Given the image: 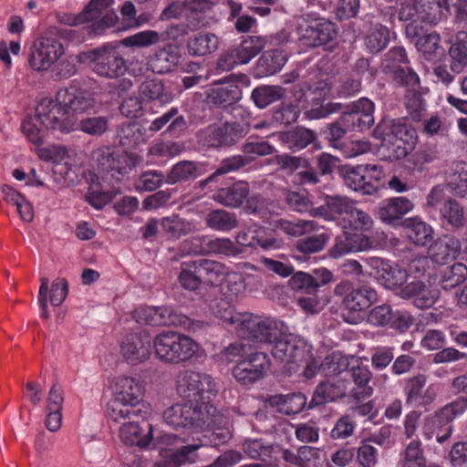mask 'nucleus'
<instances>
[{
	"instance_id": "obj_52",
	"label": "nucleus",
	"mask_w": 467,
	"mask_h": 467,
	"mask_svg": "<svg viewBox=\"0 0 467 467\" xmlns=\"http://www.w3.org/2000/svg\"><path fill=\"white\" fill-rule=\"evenodd\" d=\"M110 118L104 115H93L83 117L78 123L75 130L91 137H100L109 130Z\"/></svg>"
},
{
	"instance_id": "obj_24",
	"label": "nucleus",
	"mask_w": 467,
	"mask_h": 467,
	"mask_svg": "<svg viewBox=\"0 0 467 467\" xmlns=\"http://www.w3.org/2000/svg\"><path fill=\"white\" fill-rule=\"evenodd\" d=\"M151 338L146 331L131 333L125 337L121 344L124 358L132 365L142 363L150 355Z\"/></svg>"
},
{
	"instance_id": "obj_44",
	"label": "nucleus",
	"mask_w": 467,
	"mask_h": 467,
	"mask_svg": "<svg viewBox=\"0 0 467 467\" xmlns=\"http://www.w3.org/2000/svg\"><path fill=\"white\" fill-rule=\"evenodd\" d=\"M179 48L173 45H167L160 49L150 60L153 72L164 74L171 71L180 62Z\"/></svg>"
},
{
	"instance_id": "obj_39",
	"label": "nucleus",
	"mask_w": 467,
	"mask_h": 467,
	"mask_svg": "<svg viewBox=\"0 0 467 467\" xmlns=\"http://www.w3.org/2000/svg\"><path fill=\"white\" fill-rule=\"evenodd\" d=\"M318 229V224L312 220H276L273 223V233L276 235L285 234L291 237H299L310 234Z\"/></svg>"
},
{
	"instance_id": "obj_54",
	"label": "nucleus",
	"mask_w": 467,
	"mask_h": 467,
	"mask_svg": "<svg viewBox=\"0 0 467 467\" xmlns=\"http://www.w3.org/2000/svg\"><path fill=\"white\" fill-rule=\"evenodd\" d=\"M285 95V89L281 86H259L255 88L251 95L254 104L264 109L270 104L282 99Z\"/></svg>"
},
{
	"instance_id": "obj_33",
	"label": "nucleus",
	"mask_w": 467,
	"mask_h": 467,
	"mask_svg": "<svg viewBox=\"0 0 467 467\" xmlns=\"http://www.w3.org/2000/svg\"><path fill=\"white\" fill-rule=\"evenodd\" d=\"M397 296L406 300H411L413 305L420 309L429 308L436 301L435 295L421 281H413L403 285Z\"/></svg>"
},
{
	"instance_id": "obj_63",
	"label": "nucleus",
	"mask_w": 467,
	"mask_h": 467,
	"mask_svg": "<svg viewBox=\"0 0 467 467\" xmlns=\"http://www.w3.org/2000/svg\"><path fill=\"white\" fill-rule=\"evenodd\" d=\"M265 47L264 40L259 36H250L234 48L242 64H247L257 56Z\"/></svg>"
},
{
	"instance_id": "obj_47",
	"label": "nucleus",
	"mask_w": 467,
	"mask_h": 467,
	"mask_svg": "<svg viewBox=\"0 0 467 467\" xmlns=\"http://www.w3.org/2000/svg\"><path fill=\"white\" fill-rule=\"evenodd\" d=\"M197 274L211 285L221 284L227 276V267L223 263L209 259L194 260Z\"/></svg>"
},
{
	"instance_id": "obj_49",
	"label": "nucleus",
	"mask_w": 467,
	"mask_h": 467,
	"mask_svg": "<svg viewBox=\"0 0 467 467\" xmlns=\"http://www.w3.org/2000/svg\"><path fill=\"white\" fill-rule=\"evenodd\" d=\"M161 228L169 239L177 240L192 233L194 225L192 222L172 214L161 220Z\"/></svg>"
},
{
	"instance_id": "obj_40",
	"label": "nucleus",
	"mask_w": 467,
	"mask_h": 467,
	"mask_svg": "<svg viewBox=\"0 0 467 467\" xmlns=\"http://www.w3.org/2000/svg\"><path fill=\"white\" fill-rule=\"evenodd\" d=\"M446 187L452 194L463 197L467 193V163L462 161L451 162L445 172Z\"/></svg>"
},
{
	"instance_id": "obj_4",
	"label": "nucleus",
	"mask_w": 467,
	"mask_h": 467,
	"mask_svg": "<svg viewBox=\"0 0 467 467\" xmlns=\"http://www.w3.org/2000/svg\"><path fill=\"white\" fill-rule=\"evenodd\" d=\"M372 134L398 160L404 159L412 152L418 140L416 130L404 119L383 118Z\"/></svg>"
},
{
	"instance_id": "obj_26",
	"label": "nucleus",
	"mask_w": 467,
	"mask_h": 467,
	"mask_svg": "<svg viewBox=\"0 0 467 467\" xmlns=\"http://www.w3.org/2000/svg\"><path fill=\"white\" fill-rule=\"evenodd\" d=\"M346 376H350L355 387H348V397L356 400L369 398L373 393V389L368 385L372 373L369 368L363 365L361 361L351 357V364L346 372Z\"/></svg>"
},
{
	"instance_id": "obj_21",
	"label": "nucleus",
	"mask_w": 467,
	"mask_h": 467,
	"mask_svg": "<svg viewBox=\"0 0 467 467\" xmlns=\"http://www.w3.org/2000/svg\"><path fill=\"white\" fill-rule=\"evenodd\" d=\"M57 101L65 107L68 115L70 113H84L92 109L96 105L94 94L82 88L75 81L57 93Z\"/></svg>"
},
{
	"instance_id": "obj_30",
	"label": "nucleus",
	"mask_w": 467,
	"mask_h": 467,
	"mask_svg": "<svg viewBox=\"0 0 467 467\" xmlns=\"http://www.w3.org/2000/svg\"><path fill=\"white\" fill-rule=\"evenodd\" d=\"M462 253L459 238L444 234L434 241L428 249L429 257L436 264H448L455 260Z\"/></svg>"
},
{
	"instance_id": "obj_16",
	"label": "nucleus",
	"mask_w": 467,
	"mask_h": 467,
	"mask_svg": "<svg viewBox=\"0 0 467 467\" xmlns=\"http://www.w3.org/2000/svg\"><path fill=\"white\" fill-rule=\"evenodd\" d=\"M36 120L47 130H59L62 132H70L75 130L76 121L68 115L65 107L56 98L55 100L45 98L36 109Z\"/></svg>"
},
{
	"instance_id": "obj_20",
	"label": "nucleus",
	"mask_w": 467,
	"mask_h": 467,
	"mask_svg": "<svg viewBox=\"0 0 467 467\" xmlns=\"http://www.w3.org/2000/svg\"><path fill=\"white\" fill-rule=\"evenodd\" d=\"M270 359L264 352H254L237 362L233 369V375L237 381L244 385L252 384L266 374L270 368Z\"/></svg>"
},
{
	"instance_id": "obj_27",
	"label": "nucleus",
	"mask_w": 467,
	"mask_h": 467,
	"mask_svg": "<svg viewBox=\"0 0 467 467\" xmlns=\"http://www.w3.org/2000/svg\"><path fill=\"white\" fill-rule=\"evenodd\" d=\"M374 104L371 100L362 98L352 103L348 111L342 113V121L348 129L363 131L374 123Z\"/></svg>"
},
{
	"instance_id": "obj_45",
	"label": "nucleus",
	"mask_w": 467,
	"mask_h": 467,
	"mask_svg": "<svg viewBox=\"0 0 467 467\" xmlns=\"http://www.w3.org/2000/svg\"><path fill=\"white\" fill-rule=\"evenodd\" d=\"M202 174V168L199 162L182 161L172 166L166 177V182L175 184L178 182L193 181Z\"/></svg>"
},
{
	"instance_id": "obj_17",
	"label": "nucleus",
	"mask_w": 467,
	"mask_h": 467,
	"mask_svg": "<svg viewBox=\"0 0 467 467\" xmlns=\"http://www.w3.org/2000/svg\"><path fill=\"white\" fill-rule=\"evenodd\" d=\"M366 264L371 269L369 275L376 278L379 284L396 295L407 282V271L398 265L390 264L388 260L371 256L366 259Z\"/></svg>"
},
{
	"instance_id": "obj_25",
	"label": "nucleus",
	"mask_w": 467,
	"mask_h": 467,
	"mask_svg": "<svg viewBox=\"0 0 467 467\" xmlns=\"http://www.w3.org/2000/svg\"><path fill=\"white\" fill-rule=\"evenodd\" d=\"M427 377L418 373L405 379L404 394L408 404L415 407L428 406L436 399L437 392L432 385L426 389Z\"/></svg>"
},
{
	"instance_id": "obj_41",
	"label": "nucleus",
	"mask_w": 467,
	"mask_h": 467,
	"mask_svg": "<svg viewBox=\"0 0 467 467\" xmlns=\"http://www.w3.org/2000/svg\"><path fill=\"white\" fill-rule=\"evenodd\" d=\"M140 99L144 101H158L161 105L168 104L173 99L171 91L164 87L160 78L144 80L139 88Z\"/></svg>"
},
{
	"instance_id": "obj_23",
	"label": "nucleus",
	"mask_w": 467,
	"mask_h": 467,
	"mask_svg": "<svg viewBox=\"0 0 467 467\" xmlns=\"http://www.w3.org/2000/svg\"><path fill=\"white\" fill-rule=\"evenodd\" d=\"M271 353L273 358L281 363L294 364L305 356L306 345L292 335L280 330V337L273 342Z\"/></svg>"
},
{
	"instance_id": "obj_64",
	"label": "nucleus",
	"mask_w": 467,
	"mask_h": 467,
	"mask_svg": "<svg viewBox=\"0 0 467 467\" xmlns=\"http://www.w3.org/2000/svg\"><path fill=\"white\" fill-rule=\"evenodd\" d=\"M357 427L356 420L349 414L340 416L334 423L329 437L334 441H342L353 436Z\"/></svg>"
},
{
	"instance_id": "obj_50",
	"label": "nucleus",
	"mask_w": 467,
	"mask_h": 467,
	"mask_svg": "<svg viewBox=\"0 0 467 467\" xmlns=\"http://www.w3.org/2000/svg\"><path fill=\"white\" fill-rule=\"evenodd\" d=\"M204 221L207 227L218 232H229L238 226L236 215L223 209L210 211Z\"/></svg>"
},
{
	"instance_id": "obj_32",
	"label": "nucleus",
	"mask_w": 467,
	"mask_h": 467,
	"mask_svg": "<svg viewBox=\"0 0 467 467\" xmlns=\"http://www.w3.org/2000/svg\"><path fill=\"white\" fill-rule=\"evenodd\" d=\"M163 128L165 134L174 137H180L188 129V122L183 115H182L178 108L171 107L161 116L152 120L149 126V130L158 132Z\"/></svg>"
},
{
	"instance_id": "obj_13",
	"label": "nucleus",
	"mask_w": 467,
	"mask_h": 467,
	"mask_svg": "<svg viewBox=\"0 0 467 467\" xmlns=\"http://www.w3.org/2000/svg\"><path fill=\"white\" fill-rule=\"evenodd\" d=\"M344 183L355 192L372 195L380 187V180L384 177L383 170L375 164L344 166L340 170Z\"/></svg>"
},
{
	"instance_id": "obj_36",
	"label": "nucleus",
	"mask_w": 467,
	"mask_h": 467,
	"mask_svg": "<svg viewBox=\"0 0 467 467\" xmlns=\"http://www.w3.org/2000/svg\"><path fill=\"white\" fill-rule=\"evenodd\" d=\"M450 70L460 74L467 67V31H458L450 38Z\"/></svg>"
},
{
	"instance_id": "obj_7",
	"label": "nucleus",
	"mask_w": 467,
	"mask_h": 467,
	"mask_svg": "<svg viewBox=\"0 0 467 467\" xmlns=\"http://www.w3.org/2000/svg\"><path fill=\"white\" fill-rule=\"evenodd\" d=\"M92 160L102 181L113 185L121 181L140 162L138 155L103 147L92 152Z\"/></svg>"
},
{
	"instance_id": "obj_48",
	"label": "nucleus",
	"mask_w": 467,
	"mask_h": 467,
	"mask_svg": "<svg viewBox=\"0 0 467 467\" xmlns=\"http://www.w3.org/2000/svg\"><path fill=\"white\" fill-rule=\"evenodd\" d=\"M401 467H441L434 462H428L420 440L410 441L400 454Z\"/></svg>"
},
{
	"instance_id": "obj_61",
	"label": "nucleus",
	"mask_w": 467,
	"mask_h": 467,
	"mask_svg": "<svg viewBox=\"0 0 467 467\" xmlns=\"http://www.w3.org/2000/svg\"><path fill=\"white\" fill-rule=\"evenodd\" d=\"M466 278L467 266L462 263L453 264L442 272L441 285L444 290H450L463 283Z\"/></svg>"
},
{
	"instance_id": "obj_3",
	"label": "nucleus",
	"mask_w": 467,
	"mask_h": 467,
	"mask_svg": "<svg viewBox=\"0 0 467 467\" xmlns=\"http://www.w3.org/2000/svg\"><path fill=\"white\" fill-rule=\"evenodd\" d=\"M114 398L107 405V415L110 421L134 418L147 407L142 403L144 387L132 377L121 376L116 379Z\"/></svg>"
},
{
	"instance_id": "obj_38",
	"label": "nucleus",
	"mask_w": 467,
	"mask_h": 467,
	"mask_svg": "<svg viewBox=\"0 0 467 467\" xmlns=\"http://www.w3.org/2000/svg\"><path fill=\"white\" fill-rule=\"evenodd\" d=\"M249 192V184L244 181H238L229 187L218 190L214 200L225 207L238 208L247 199Z\"/></svg>"
},
{
	"instance_id": "obj_28",
	"label": "nucleus",
	"mask_w": 467,
	"mask_h": 467,
	"mask_svg": "<svg viewBox=\"0 0 467 467\" xmlns=\"http://www.w3.org/2000/svg\"><path fill=\"white\" fill-rule=\"evenodd\" d=\"M414 208L413 202L407 197H393L382 201L377 210L379 219L389 225L402 224L403 216Z\"/></svg>"
},
{
	"instance_id": "obj_10",
	"label": "nucleus",
	"mask_w": 467,
	"mask_h": 467,
	"mask_svg": "<svg viewBox=\"0 0 467 467\" xmlns=\"http://www.w3.org/2000/svg\"><path fill=\"white\" fill-rule=\"evenodd\" d=\"M467 409V400L459 399L452 401L424 419L423 435L427 440L436 439L442 444L453 432V420Z\"/></svg>"
},
{
	"instance_id": "obj_14",
	"label": "nucleus",
	"mask_w": 467,
	"mask_h": 467,
	"mask_svg": "<svg viewBox=\"0 0 467 467\" xmlns=\"http://www.w3.org/2000/svg\"><path fill=\"white\" fill-rule=\"evenodd\" d=\"M284 329L281 321L272 318L249 316L238 325L239 336L254 343L273 344Z\"/></svg>"
},
{
	"instance_id": "obj_46",
	"label": "nucleus",
	"mask_w": 467,
	"mask_h": 467,
	"mask_svg": "<svg viewBox=\"0 0 467 467\" xmlns=\"http://www.w3.org/2000/svg\"><path fill=\"white\" fill-rule=\"evenodd\" d=\"M241 99V91L236 85H216L207 93V103L216 107H226Z\"/></svg>"
},
{
	"instance_id": "obj_2",
	"label": "nucleus",
	"mask_w": 467,
	"mask_h": 467,
	"mask_svg": "<svg viewBox=\"0 0 467 467\" xmlns=\"http://www.w3.org/2000/svg\"><path fill=\"white\" fill-rule=\"evenodd\" d=\"M334 282V274L325 268H316L310 273L298 271L289 279V286L296 296L298 306L306 313H317L322 307L324 287Z\"/></svg>"
},
{
	"instance_id": "obj_18",
	"label": "nucleus",
	"mask_w": 467,
	"mask_h": 467,
	"mask_svg": "<svg viewBox=\"0 0 467 467\" xmlns=\"http://www.w3.org/2000/svg\"><path fill=\"white\" fill-rule=\"evenodd\" d=\"M300 41L308 47H320L326 45L337 36V27L324 17H316L306 21L298 27Z\"/></svg>"
},
{
	"instance_id": "obj_34",
	"label": "nucleus",
	"mask_w": 467,
	"mask_h": 467,
	"mask_svg": "<svg viewBox=\"0 0 467 467\" xmlns=\"http://www.w3.org/2000/svg\"><path fill=\"white\" fill-rule=\"evenodd\" d=\"M196 241L199 242L200 246L197 253L201 255L236 256L244 252L229 238L202 236L197 238Z\"/></svg>"
},
{
	"instance_id": "obj_8",
	"label": "nucleus",
	"mask_w": 467,
	"mask_h": 467,
	"mask_svg": "<svg viewBox=\"0 0 467 467\" xmlns=\"http://www.w3.org/2000/svg\"><path fill=\"white\" fill-rule=\"evenodd\" d=\"M275 151V147L268 141L252 140L249 138L242 144L241 153L223 159L215 171L204 181V183L213 182L217 176L241 171H251L253 167L257 169V166L255 165L256 160L259 157L271 155Z\"/></svg>"
},
{
	"instance_id": "obj_60",
	"label": "nucleus",
	"mask_w": 467,
	"mask_h": 467,
	"mask_svg": "<svg viewBox=\"0 0 467 467\" xmlns=\"http://www.w3.org/2000/svg\"><path fill=\"white\" fill-rule=\"evenodd\" d=\"M180 285L187 290L195 291L202 283L201 276L197 274V266L194 260L182 262L181 272L178 275Z\"/></svg>"
},
{
	"instance_id": "obj_22",
	"label": "nucleus",
	"mask_w": 467,
	"mask_h": 467,
	"mask_svg": "<svg viewBox=\"0 0 467 467\" xmlns=\"http://www.w3.org/2000/svg\"><path fill=\"white\" fill-rule=\"evenodd\" d=\"M350 384L351 381L346 376L319 382L314 390L308 409L335 402L347 396L348 397V386Z\"/></svg>"
},
{
	"instance_id": "obj_35",
	"label": "nucleus",
	"mask_w": 467,
	"mask_h": 467,
	"mask_svg": "<svg viewBox=\"0 0 467 467\" xmlns=\"http://www.w3.org/2000/svg\"><path fill=\"white\" fill-rule=\"evenodd\" d=\"M157 326L180 327L190 331L202 327V322L193 320L171 306H157Z\"/></svg>"
},
{
	"instance_id": "obj_15",
	"label": "nucleus",
	"mask_w": 467,
	"mask_h": 467,
	"mask_svg": "<svg viewBox=\"0 0 467 467\" xmlns=\"http://www.w3.org/2000/svg\"><path fill=\"white\" fill-rule=\"evenodd\" d=\"M270 163H275L278 170L293 174V182L298 185H316L320 182L317 171L307 158L288 153L275 155Z\"/></svg>"
},
{
	"instance_id": "obj_5",
	"label": "nucleus",
	"mask_w": 467,
	"mask_h": 467,
	"mask_svg": "<svg viewBox=\"0 0 467 467\" xmlns=\"http://www.w3.org/2000/svg\"><path fill=\"white\" fill-rule=\"evenodd\" d=\"M176 390L187 401L175 405L191 404L200 410H204V405H212L210 401L217 393L216 384L211 376L191 370L177 375Z\"/></svg>"
},
{
	"instance_id": "obj_42",
	"label": "nucleus",
	"mask_w": 467,
	"mask_h": 467,
	"mask_svg": "<svg viewBox=\"0 0 467 467\" xmlns=\"http://www.w3.org/2000/svg\"><path fill=\"white\" fill-rule=\"evenodd\" d=\"M402 225L408 239L417 246H425L432 239V228L418 217L405 219Z\"/></svg>"
},
{
	"instance_id": "obj_37",
	"label": "nucleus",
	"mask_w": 467,
	"mask_h": 467,
	"mask_svg": "<svg viewBox=\"0 0 467 467\" xmlns=\"http://www.w3.org/2000/svg\"><path fill=\"white\" fill-rule=\"evenodd\" d=\"M314 130L303 126H296L286 131L278 133V140L293 151L301 150L317 140Z\"/></svg>"
},
{
	"instance_id": "obj_12",
	"label": "nucleus",
	"mask_w": 467,
	"mask_h": 467,
	"mask_svg": "<svg viewBox=\"0 0 467 467\" xmlns=\"http://www.w3.org/2000/svg\"><path fill=\"white\" fill-rule=\"evenodd\" d=\"M249 130V125L243 122H225L210 125L197 132L198 143L207 149L227 148L235 145Z\"/></svg>"
},
{
	"instance_id": "obj_29",
	"label": "nucleus",
	"mask_w": 467,
	"mask_h": 467,
	"mask_svg": "<svg viewBox=\"0 0 467 467\" xmlns=\"http://www.w3.org/2000/svg\"><path fill=\"white\" fill-rule=\"evenodd\" d=\"M372 247L368 236L362 233H351L345 231L335 239L334 245L329 249V255L338 258L348 253L368 251Z\"/></svg>"
},
{
	"instance_id": "obj_11",
	"label": "nucleus",
	"mask_w": 467,
	"mask_h": 467,
	"mask_svg": "<svg viewBox=\"0 0 467 467\" xmlns=\"http://www.w3.org/2000/svg\"><path fill=\"white\" fill-rule=\"evenodd\" d=\"M78 61L88 64L98 75L110 78L122 76L127 69L125 60L118 49L111 46L81 52L78 56Z\"/></svg>"
},
{
	"instance_id": "obj_19",
	"label": "nucleus",
	"mask_w": 467,
	"mask_h": 467,
	"mask_svg": "<svg viewBox=\"0 0 467 467\" xmlns=\"http://www.w3.org/2000/svg\"><path fill=\"white\" fill-rule=\"evenodd\" d=\"M147 414L148 409H142V412L133 419L125 417L122 420L113 421L120 424L119 438L124 443L146 447L153 440L152 427L144 420Z\"/></svg>"
},
{
	"instance_id": "obj_6",
	"label": "nucleus",
	"mask_w": 467,
	"mask_h": 467,
	"mask_svg": "<svg viewBox=\"0 0 467 467\" xmlns=\"http://www.w3.org/2000/svg\"><path fill=\"white\" fill-rule=\"evenodd\" d=\"M334 294L342 297V318L348 324H358L362 320V313L378 301L377 290L369 285H359L352 287L348 281L337 284Z\"/></svg>"
},
{
	"instance_id": "obj_43",
	"label": "nucleus",
	"mask_w": 467,
	"mask_h": 467,
	"mask_svg": "<svg viewBox=\"0 0 467 467\" xmlns=\"http://www.w3.org/2000/svg\"><path fill=\"white\" fill-rule=\"evenodd\" d=\"M219 38L210 32H200L189 37L187 41L188 52L191 56L202 57L217 50Z\"/></svg>"
},
{
	"instance_id": "obj_59",
	"label": "nucleus",
	"mask_w": 467,
	"mask_h": 467,
	"mask_svg": "<svg viewBox=\"0 0 467 467\" xmlns=\"http://www.w3.org/2000/svg\"><path fill=\"white\" fill-rule=\"evenodd\" d=\"M243 451L250 458L266 461L274 452V445L263 439H247L243 442Z\"/></svg>"
},
{
	"instance_id": "obj_51",
	"label": "nucleus",
	"mask_w": 467,
	"mask_h": 467,
	"mask_svg": "<svg viewBox=\"0 0 467 467\" xmlns=\"http://www.w3.org/2000/svg\"><path fill=\"white\" fill-rule=\"evenodd\" d=\"M286 60V55L283 50L265 51L257 61L258 73L265 76L274 75L281 70Z\"/></svg>"
},
{
	"instance_id": "obj_1",
	"label": "nucleus",
	"mask_w": 467,
	"mask_h": 467,
	"mask_svg": "<svg viewBox=\"0 0 467 467\" xmlns=\"http://www.w3.org/2000/svg\"><path fill=\"white\" fill-rule=\"evenodd\" d=\"M198 410L189 405H172L163 412L167 425L175 430L187 429L201 431L202 434L194 442L181 447L164 459V467H180L193 463L198 459L197 451L203 446L218 447L225 444L232 437L227 419L217 411L213 405H204Z\"/></svg>"
},
{
	"instance_id": "obj_58",
	"label": "nucleus",
	"mask_w": 467,
	"mask_h": 467,
	"mask_svg": "<svg viewBox=\"0 0 467 467\" xmlns=\"http://www.w3.org/2000/svg\"><path fill=\"white\" fill-rule=\"evenodd\" d=\"M441 217L452 227H461L464 223L463 207L455 200L448 198L440 209Z\"/></svg>"
},
{
	"instance_id": "obj_55",
	"label": "nucleus",
	"mask_w": 467,
	"mask_h": 467,
	"mask_svg": "<svg viewBox=\"0 0 467 467\" xmlns=\"http://www.w3.org/2000/svg\"><path fill=\"white\" fill-rule=\"evenodd\" d=\"M415 46L417 49L423 53L426 59H435L444 54V48L441 46L440 35L433 31L419 36Z\"/></svg>"
},
{
	"instance_id": "obj_62",
	"label": "nucleus",
	"mask_w": 467,
	"mask_h": 467,
	"mask_svg": "<svg viewBox=\"0 0 467 467\" xmlns=\"http://www.w3.org/2000/svg\"><path fill=\"white\" fill-rule=\"evenodd\" d=\"M405 106L413 120L422 119L426 112V104L420 91L408 88L405 94Z\"/></svg>"
},
{
	"instance_id": "obj_53",
	"label": "nucleus",
	"mask_w": 467,
	"mask_h": 467,
	"mask_svg": "<svg viewBox=\"0 0 467 467\" xmlns=\"http://www.w3.org/2000/svg\"><path fill=\"white\" fill-rule=\"evenodd\" d=\"M351 364V357L341 352H333L321 361V373L326 377H332L346 373Z\"/></svg>"
},
{
	"instance_id": "obj_56",
	"label": "nucleus",
	"mask_w": 467,
	"mask_h": 467,
	"mask_svg": "<svg viewBox=\"0 0 467 467\" xmlns=\"http://www.w3.org/2000/svg\"><path fill=\"white\" fill-rule=\"evenodd\" d=\"M416 13L419 19L430 25H436L441 19L442 7L440 0H417Z\"/></svg>"
},
{
	"instance_id": "obj_9",
	"label": "nucleus",
	"mask_w": 467,
	"mask_h": 467,
	"mask_svg": "<svg viewBox=\"0 0 467 467\" xmlns=\"http://www.w3.org/2000/svg\"><path fill=\"white\" fill-rule=\"evenodd\" d=\"M156 356L166 363L178 364L192 358L198 351V345L191 337L175 333L159 334L153 340Z\"/></svg>"
},
{
	"instance_id": "obj_57",
	"label": "nucleus",
	"mask_w": 467,
	"mask_h": 467,
	"mask_svg": "<svg viewBox=\"0 0 467 467\" xmlns=\"http://www.w3.org/2000/svg\"><path fill=\"white\" fill-rule=\"evenodd\" d=\"M389 42V31L387 26L376 25L365 38V45L372 54L382 51Z\"/></svg>"
},
{
	"instance_id": "obj_31",
	"label": "nucleus",
	"mask_w": 467,
	"mask_h": 467,
	"mask_svg": "<svg viewBox=\"0 0 467 467\" xmlns=\"http://www.w3.org/2000/svg\"><path fill=\"white\" fill-rule=\"evenodd\" d=\"M354 202L347 196L326 195L324 204L314 209L313 214L327 221H341L343 223Z\"/></svg>"
}]
</instances>
